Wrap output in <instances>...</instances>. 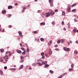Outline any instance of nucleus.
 Returning <instances> with one entry per match:
<instances>
[{
    "mask_svg": "<svg viewBox=\"0 0 78 78\" xmlns=\"http://www.w3.org/2000/svg\"><path fill=\"white\" fill-rule=\"evenodd\" d=\"M45 16L46 17H48V16H50V12H48V13H45Z\"/></svg>",
    "mask_w": 78,
    "mask_h": 78,
    "instance_id": "f257e3e1",
    "label": "nucleus"
},
{
    "mask_svg": "<svg viewBox=\"0 0 78 78\" xmlns=\"http://www.w3.org/2000/svg\"><path fill=\"white\" fill-rule=\"evenodd\" d=\"M71 6H69L67 9V11L68 12H70L71 10Z\"/></svg>",
    "mask_w": 78,
    "mask_h": 78,
    "instance_id": "f03ea898",
    "label": "nucleus"
},
{
    "mask_svg": "<svg viewBox=\"0 0 78 78\" xmlns=\"http://www.w3.org/2000/svg\"><path fill=\"white\" fill-rule=\"evenodd\" d=\"M16 51L18 53H22V51H21L19 50L18 49H17Z\"/></svg>",
    "mask_w": 78,
    "mask_h": 78,
    "instance_id": "7ed1b4c3",
    "label": "nucleus"
},
{
    "mask_svg": "<svg viewBox=\"0 0 78 78\" xmlns=\"http://www.w3.org/2000/svg\"><path fill=\"white\" fill-rule=\"evenodd\" d=\"M50 14V15H51V16H53L54 14H55V12H53V11H51V12H49Z\"/></svg>",
    "mask_w": 78,
    "mask_h": 78,
    "instance_id": "20e7f679",
    "label": "nucleus"
},
{
    "mask_svg": "<svg viewBox=\"0 0 78 78\" xmlns=\"http://www.w3.org/2000/svg\"><path fill=\"white\" fill-rule=\"evenodd\" d=\"M40 24L41 26H42V25H45V22H42Z\"/></svg>",
    "mask_w": 78,
    "mask_h": 78,
    "instance_id": "39448f33",
    "label": "nucleus"
},
{
    "mask_svg": "<svg viewBox=\"0 0 78 78\" xmlns=\"http://www.w3.org/2000/svg\"><path fill=\"white\" fill-rule=\"evenodd\" d=\"M23 65H21L19 68V70H20L22 69H23Z\"/></svg>",
    "mask_w": 78,
    "mask_h": 78,
    "instance_id": "423d86ee",
    "label": "nucleus"
},
{
    "mask_svg": "<svg viewBox=\"0 0 78 78\" xmlns=\"http://www.w3.org/2000/svg\"><path fill=\"white\" fill-rule=\"evenodd\" d=\"M8 8L9 9H12V6L11 5H9L8 6Z\"/></svg>",
    "mask_w": 78,
    "mask_h": 78,
    "instance_id": "0eeeda50",
    "label": "nucleus"
},
{
    "mask_svg": "<svg viewBox=\"0 0 78 78\" xmlns=\"http://www.w3.org/2000/svg\"><path fill=\"white\" fill-rule=\"evenodd\" d=\"M0 73L1 75H3V71H2L1 70H0Z\"/></svg>",
    "mask_w": 78,
    "mask_h": 78,
    "instance_id": "6e6552de",
    "label": "nucleus"
},
{
    "mask_svg": "<svg viewBox=\"0 0 78 78\" xmlns=\"http://www.w3.org/2000/svg\"><path fill=\"white\" fill-rule=\"evenodd\" d=\"M51 42H52V41L51 40L48 43L49 45H51Z\"/></svg>",
    "mask_w": 78,
    "mask_h": 78,
    "instance_id": "1a4fd4ad",
    "label": "nucleus"
},
{
    "mask_svg": "<svg viewBox=\"0 0 78 78\" xmlns=\"http://www.w3.org/2000/svg\"><path fill=\"white\" fill-rule=\"evenodd\" d=\"M49 2L50 4H53V1L51 0H49Z\"/></svg>",
    "mask_w": 78,
    "mask_h": 78,
    "instance_id": "9d476101",
    "label": "nucleus"
},
{
    "mask_svg": "<svg viewBox=\"0 0 78 78\" xmlns=\"http://www.w3.org/2000/svg\"><path fill=\"white\" fill-rule=\"evenodd\" d=\"M49 67V65L48 64H45V65L44 68L45 69L46 67Z\"/></svg>",
    "mask_w": 78,
    "mask_h": 78,
    "instance_id": "9b49d317",
    "label": "nucleus"
},
{
    "mask_svg": "<svg viewBox=\"0 0 78 78\" xmlns=\"http://www.w3.org/2000/svg\"><path fill=\"white\" fill-rule=\"evenodd\" d=\"M52 54V51L51 50H50L49 52V55H51Z\"/></svg>",
    "mask_w": 78,
    "mask_h": 78,
    "instance_id": "f8f14e48",
    "label": "nucleus"
},
{
    "mask_svg": "<svg viewBox=\"0 0 78 78\" xmlns=\"http://www.w3.org/2000/svg\"><path fill=\"white\" fill-rule=\"evenodd\" d=\"M20 58H21V60H23L24 58V57H23L22 56V55H21L20 56Z\"/></svg>",
    "mask_w": 78,
    "mask_h": 78,
    "instance_id": "ddd939ff",
    "label": "nucleus"
},
{
    "mask_svg": "<svg viewBox=\"0 0 78 78\" xmlns=\"http://www.w3.org/2000/svg\"><path fill=\"white\" fill-rule=\"evenodd\" d=\"M0 51L1 53H3V51H4V50H3L2 48L0 49Z\"/></svg>",
    "mask_w": 78,
    "mask_h": 78,
    "instance_id": "4468645a",
    "label": "nucleus"
},
{
    "mask_svg": "<svg viewBox=\"0 0 78 78\" xmlns=\"http://www.w3.org/2000/svg\"><path fill=\"white\" fill-rule=\"evenodd\" d=\"M52 23V25H53V26L54 25H55V22H54V21H52L51 23Z\"/></svg>",
    "mask_w": 78,
    "mask_h": 78,
    "instance_id": "2eb2a0df",
    "label": "nucleus"
},
{
    "mask_svg": "<svg viewBox=\"0 0 78 78\" xmlns=\"http://www.w3.org/2000/svg\"><path fill=\"white\" fill-rule=\"evenodd\" d=\"M2 14H5L6 12L5 11V10H3L2 12Z\"/></svg>",
    "mask_w": 78,
    "mask_h": 78,
    "instance_id": "dca6fc26",
    "label": "nucleus"
},
{
    "mask_svg": "<svg viewBox=\"0 0 78 78\" xmlns=\"http://www.w3.org/2000/svg\"><path fill=\"white\" fill-rule=\"evenodd\" d=\"M18 33H19V35H22V33L20 31H19V32H18Z\"/></svg>",
    "mask_w": 78,
    "mask_h": 78,
    "instance_id": "f3484780",
    "label": "nucleus"
},
{
    "mask_svg": "<svg viewBox=\"0 0 78 78\" xmlns=\"http://www.w3.org/2000/svg\"><path fill=\"white\" fill-rule=\"evenodd\" d=\"M26 53V51H24L22 53V55H25Z\"/></svg>",
    "mask_w": 78,
    "mask_h": 78,
    "instance_id": "a211bd4d",
    "label": "nucleus"
},
{
    "mask_svg": "<svg viewBox=\"0 0 78 78\" xmlns=\"http://www.w3.org/2000/svg\"><path fill=\"white\" fill-rule=\"evenodd\" d=\"M49 72H50V73H51V74H53V71H52V70H50L49 71Z\"/></svg>",
    "mask_w": 78,
    "mask_h": 78,
    "instance_id": "6ab92c4d",
    "label": "nucleus"
},
{
    "mask_svg": "<svg viewBox=\"0 0 78 78\" xmlns=\"http://www.w3.org/2000/svg\"><path fill=\"white\" fill-rule=\"evenodd\" d=\"M73 70V68H70L69 69V71H70V72H71V71H72V70Z\"/></svg>",
    "mask_w": 78,
    "mask_h": 78,
    "instance_id": "aec40b11",
    "label": "nucleus"
},
{
    "mask_svg": "<svg viewBox=\"0 0 78 78\" xmlns=\"http://www.w3.org/2000/svg\"><path fill=\"white\" fill-rule=\"evenodd\" d=\"M61 43V40H59L57 41V43L58 44H60Z\"/></svg>",
    "mask_w": 78,
    "mask_h": 78,
    "instance_id": "412c9836",
    "label": "nucleus"
},
{
    "mask_svg": "<svg viewBox=\"0 0 78 78\" xmlns=\"http://www.w3.org/2000/svg\"><path fill=\"white\" fill-rule=\"evenodd\" d=\"M65 41H64V39H61V42L62 43H64V42Z\"/></svg>",
    "mask_w": 78,
    "mask_h": 78,
    "instance_id": "4be33fe9",
    "label": "nucleus"
},
{
    "mask_svg": "<svg viewBox=\"0 0 78 78\" xmlns=\"http://www.w3.org/2000/svg\"><path fill=\"white\" fill-rule=\"evenodd\" d=\"M32 66H36V63H34L32 64Z\"/></svg>",
    "mask_w": 78,
    "mask_h": 78,
    "instance_id": "5701e85b",
    "label": "nucleus"
},
{
    "mask_svg": "<svg viewBox=\"0 0 78 78\" xmlns=\"http://www.w3.org/2000/svg\"><path fill=\"white\" fill-rule=\"evenodd\" d=\"M62 16H65V12H63L62 13Z\"/></svg>",
    "mask_w": 78,
    "mask_h": 78,
    "instance_id": "b1692460",
    "label": "nucleus"
},
{
    "mask_svg": "<svg viewBox=\"0 0 78 78\" xmlns=\"http://www.w3.org/2000/svg\"><path fill=\"white\" fill-rule=\"evenodd\" d=\"M74 66V64H72L71 65V67L73 69V66Z\"/></svg>",
    "mask_w": 78,
    "mask_h": 78,
    "instance_id": "393cba45",
    "label": "nucleus"
},
{
    "mask_svg": "<svg viewBox=\"0 0 78 78\" xmlns=\"http://www.w3.org/2000/svg\"><path fill=\"white\" fill-rule=\"evenodd\" d=\"M9 57V56H8L7 55H5V57H6V58H5V59H8V57Z\"/></svg>",
    "mask_w": 78,
    "mask_h": 78,
    "instance_id": "a878e982",
    "label": "nucleus"
},
{
    "mask_svg": "<svg viewBox=\"0 0 78 78\" xmlns=\"http://www.w3.org/2000/svg\"><path fill=\"white\" fill-rule=\"evenodd\" d=\"M76 29H74L73 30V32L74 33H76Z\"/></svg>",
    "mask_w": 78,
    "mask_h": 78,
    "instance_id": "bb28decb",
    "label": "nucleus"
},
{
    "mask_svg": "<svg viewBox=\"0 0 78 78\" xmlns=\"http://www.w3.org/2000/svg\"><path fill=\"white\" fill-rule=\"evenodd\" d=\"M64 50L65 51H67V48L64 47Z\"/></svg>",
    "mask_w": 78,
    "mask_h": 78,
    "instance_id": "cd10ccee",
    "label": "nucleus"
},
{
    "mask_svg": "<svg viewBox=\"0 0 78 78\" xmlns=\"http://www.w3.org/2000/svg\"><path fill=\"white\" fill-rule=\"evenodd\" d=\"M29 51H30V50L29 49V48H27L26 50L27 52H29Z\"/></svg>",
    "mask_w": 78,
    "mask_h": 78,
    "instance_id": "c85d7f7f",
    "label": "nucleus"
},
{
    "mask_svg": "<svg viewBox=\"0 0 78 78\" xmlns=\"http://www.w3.org/2000/svg\"><path fill=\"white\" fill-rule=\"evenodd\" d=\"M41 56H44V52H42L41 53Z\"/></svg>",
    "mask_w": 78,
    "mask_h": 78,
    "instance_id": "c756f323",
    "label": "nucleus"
},
{
    "mask_svg": "<svg viewBox=\"0 0 78 78\" xmlns=\"http://www.w3.org/2000/svg\"><path fill=\"white\" fill-rule=\"evenodd\" d=\"M12 70H13L14 71L15 70H16V68H12Z\"/></svg>",
    "mask_w": 78,
    "mask_h": 78,
    "instance_id": "7c9ffc66",
    "label": "nucleus"
},
{
    "mask_svg": "<svg viewBox=\"0 0 78 78\" xmlns=\"http://www.w3.org/2000/svg\"><path fill=\"white\" fill-rule=\"evenodd\" d=\"M41 41H44V38H41L40 39Z\"/></svg>",
    "mask_w": 78,
    "mask_h": 78,
    "instance_id": "2f4dec72",
    "label": "nucleus"
},
{
    "mask_svg": "<svg viewBox=\"0 0 78 78\" xmlns=\"http://www.w3.org/2000/svg\"><path fill=\"white\" fill-rule=\"evenodd\" d=\"M70 50L69 48H66V51H68Z\"/></svg>",
    "mask_w": 78,
    "mask_h": 78,
    "instance_id": "473e14b6",
    "label": "nucleus"
},
{
    "mask_svg": "<svg viewBox=\"0 0 78 78\" xmlns=\"http://www.w3.org/2000/svg\"><path fill=\"white\" fill-rule=\"evenodd\" d=\"M74 22H77V20H76V18H75L74 19Z\"/></svg>",
    "mask_w": 78,
    "mask_h": 78,
    "instance_id": "72a5a7b5",
    "label": "nucleus"
},
{
    "mask_svg": "<svg viewBox=\"0 0 78 78\" xmlns=\"http://www.w3.org/2000/svg\"><path fill=\"white\" fill-rule=\"evenodd\" d=\"M12 16V15H11L10 14L8 16V17H9H9H11Z\"/></svg>",
    "mask_w": 78,
    "mask_h": 78,
    "instance_id": "f704fd0d",
    "label": "nucleus"
},
{
    "mask_svg": "<svg viewBox=\"0 0 78 78\" xmlns=\"http://www.w3.org/2000/svg\"><path fill=\"white\" fill-rule=\"evenodd\" d=\"M21 49L22 50H23V51H24L25 50V49H24V48H21Z\"/></svg>",
    "mask_w": 78,
    "mask_h": 78,
    "instance_id": "c9c22d12",
    "label": "nucleus"
},
{
    "mask_svg": "<svg viewBox=\"0 0 78 78\" xmlns=\"http://www.w3.org/2000/svg\"><path fill=\"white\" fill-rule=\"evenodd\" d=\"M74 52V53H75L76 54L78 53V52L77 51H75Z\"/></svg>",
    "mask_w": 78,
    "mask_h": 78,
    "instance_id": "e433bc0d",
    "label": "nucleus"
},
{
    "mask_svg": "<svg viewBox=\"0 0 78 78\" xmlns=\"http://www.w3.org/2000/svg\"><path fill=\"white\" fill-rule=\"evenodd\" d=\"M76 11V9H73L72 10V12H74V11Z\"/></svg>",
    "mask_w": 78,
    "mask_h": 78,
    "instance_id": "4c0bfd02",
    "label": "nucleus"
},
{
    "mask_svg": "<svg viewBox=\"0 0 78 78\" xmlns=\"http://www.w3.org/2000/svg\"><path fill=\"white\" fill-rule=\"evenodd\" d=\"M67 73H64L63 74V75L64 76L65 75H67Z\"/></svg>",
    "mask_w": 78,
    "mask_h": 78,
    "instance_id": "58836bf2",
    "label": "nucleus"
},
{
    "mask_svg": "<svg viewBox=\"0 0 78 78\" xmlns=\"http://www.w3.org/2000/svg\"><path fill=\"white\" fill-rule=\"evenodd\" d=\"M68 28H69L70 27V24H68Z\"/></svg>",
    "mask_w": 78,
    "mask_h": 78,
    "instance_id": "ea45409f",
    "label": "nucleus"
},
{
    "mask_svg": "<svg viewBox=\"0 0 78 78\" xmlns=\"http://www.w3.org/2000/svg\"><path fill=\"white\" fill-rule=\"evenodd\" d=\"M42 58L43 59H44L45 58V56H42Z\"/></svg>",
    "mask_w": 78,
    "mask_h": 78,
    "instance_id": "a19ab883",
    "label": "nucleus"
},
{
    "mask_svg": "<svg viewBox=\"0 0 78 78\" xmlns=\"http://www.w3.org/2000/svg\"><path fill=\"white\" fill-rule=\"evenodd\" d=\"M26 9H27V8L25 7H24L23 8V9L24 10H25Z\"/></svg>",
    "mask_w": 78,
    "mask_h": 78,
    "instance_id": "79ce46f5",
    "label": "nucleus"
},
{
    "mask_svg": "<svg viewBox=\"0 0 78 78\" xmlns=\"http://www.w3.org/2000/svg\"><path fill=\"white\" fill-rule=\"evenodd\" d=\"M41 59H42V58H40L38 60H37V61H41Z\"/></svg>",
    "mask_w": 78,
    "mask_h": 78,
    "instance_id": "37998d69",
    "label": "nucleus"
},
{
    "mask_svg": "<svg viewBox=\"0 0 78 78\" xmlns=\"http://www.w3.org/2000/svg\"><path fill=\"white\" fill-rule=\"evenodd\" d=\"M47 64V61H45L44 62V64Z\"/></svg>",
    "mask_w": 78,
    "mask_h": 78,
    "instance_id": "c03bdc74",
    "label": "nucleus"
},
{
    "mask_svg": "<svg viewBox=\"0 0 78 78\" xmlns=\"http://www.w3.org/2000/svg\"><path fill=\"white\" fill-rule=\"evenodd\" d=\"M42 64H45V62H44V61L42 62Z\"/></svg>",
    "mask_w": 78,
    "mask_h": 78,
    "instance_id": "a18cd8bd",
    "label": "nucleus"
},
{
    "mask_svg": "<svg viewBox=\"0 0 78 78\" xmlns=\"http://www.w3.org/2000/svg\"><path fill=\"white\" fill-rule=\"evenodd\" d=\"M4 69H7V66H5L4 67Z\"/></svg>",
    "mask_w": 78,
    "mask_h": 78,
    "instance_id": "49530a36",
    "label": "nucleus"
},
{
    "mask_svg": "<svg viewBox=\"0 0 78 78\" xmlns=\"http://www.w3.org/2000/svg\"><path fill=\"white\" fill-rule=\"evenodd\" d=\"M34 34H37V31H34Z\"/></svg>",
    "mask_w": 78,
    "mask_h": 78,
    "instance_id": "de8ad7c7",
    "label": "nucleus"
},
{
    "mask_svg": "<svg viewBox=\"0 0 78 78\" xmlns=\"http://www.w3.org/2000/svg\"><path fill=\"white\" fill-rule=\"evenodd\" d=\"M58 9H55V12H58Z\"/></svg>",
    "mask_w": 78,
    "mask_h": 78,
    "instance_id": "09e8293b",
    "label": "nucleus"
},
{
    "mask_svg": "<svg viewBox=\"0 0 78 78\" xmlns=\"http://www.w3.org/2000/svg\"><path fill=\"white\" fill-rule=\"evenodd\" d=\"M11 55H12V54H11V53H10L9 54V56H11Z\"/></svg>",
    "mask_w": 78,
    "mask_h": 78,
    "instance_id": "8fccbe9b",
    "label": "nucleus"
},
{
    "mask_svg": "<svg viewBox=\"0 0 78 78\" xmlns=\"http://www.w3.org/2000/svg\"><path fill=\"white\" fill-rule=\"evenodd\" d=\"M54 47H56V48L58 47V45H54Z\"/></svg>",
    "mask_w": 78,
    "mask_h": 78,
    "instance_id": "3c124183",
    "label": "nucleus"
},
{
    "mask_svg": "<svg viewBox=\"0 0 78 78\" xmlns=\"http://www.w3.org/2000/svg\"><path fill=\"white\" fill-rule=\"evenodd\" d=\"M63 76H64V75L63 74V75H61V76H60V77H61V78H62V77H63Z\"/></svg>",
    "mask_w": 78,
    "mask_h": 78,
    "instance_id": "603ef678",
    "label": "nucleus"
},
{
    "mask_svg": "<svg viewBox=\"0 0 78 78\" xmlns=\"http://www.w3.org/2000/svg\"><path fill=\"white\" fill-rule=\"evenodd\" d=\"M53 4H50V6H53Z\"/></svg>",
    "mask_w": 78,
    "mask_h": 78,
    "instance_id": "864d4df0",
    "label": "nucleus"
},
{
    "mask_svg": "<svg viewBox=\"0 0 78 78\" xmlns=\"http://www.w3.org/2000/svg\"><path fill=\"white\" fill-rule=\"evenodd\" d=\"M39 66H42V64L39 63Z\"/></svg>",
    "mask_w": 78,
    "mask_h": 78,
    "instance_id": "5fc2aeb1",
    "label": "nucleus"
},
{
    "mask_svg": "<svg viewBox=\"0 0 78 78\" xmlns=\"http://www.w3.org/2000/svg\"><path fill=\"white\" fill-rule=\"evenodd\" d=\"M45 55L46 57H48V55H47V54H45Z\"/></svg>",
    "mask_w": 78,
    "mask_h": 78,
    "instance_id": "6e6d98bb",
    "label": "nucleus"
},
{
    "mask_svg": "<svg viewBox=\"0 0 78 78\" xmlns=\"http://www.w3.org/2000/svg\"><path fill=\"white\" fill-rule=\"evenodd\" d=\"M24 62L23 60H22L20 61V62Z\"/></svg>",
    "mask_w": 78,
    "mask_h": 78,
    "instance_id": "4d7b16f0",
    "label": "nucleus"
},
{
    "mask_svg": "<svg viewBox=\"0 0 78 78\" xmlns=\"http://www.w3.org/2000/svg\"><path fill=\"white\" fill-rule=\"evenodd\" d=\"M62 25H64V21H62Z\"/></svg>",
    "mask_w": 78,
    "mask_h": 78,
    "instance_id": "13d9d810",
    "label": "nucleus"
},
{
    "mask_svg": "<svg viewBox=\"0 0 78 78\" xmlns=\"http://www.w3.org/2000/svg\"><path fill=\"white\" fill-rule=\"evenodd\" d=\"M17 5H18V4L17 3H16L15 4V6H17Z\"/></svg>",
    "mask_w": 78,
    "mask_h": 78,
    "instance_id": "bf43d9fd",
    "label": "nucleus"
},
{
    "mask_svg": "<svg viewBox=\"0 0 78 78\" xmlns=\"http://www.w3.org/2000/svg\"><path fill=\"white\" fill-rule=\"evenodd\" d=\"M74 6H75L73 5V4L71 5V7L72 8H73V7H74Z\"/></svg>",
    "mask_w": 78,
    "mask_h": 78,
    "instance_id": "052dcab7",
    "label": "nucleus"
},
{
    "mask_svg": "<svg viewBox=\"0 0 78 78\" xmlns=\"http://www.w3.org/2000/svg\"><path fill=\"white\" fill-rule=\"evenodd\" d=\"M41 12V10H38V11H37V12H38V13H39V12Z\"/></svg>",
    "mask_w": 78,
    "mask_h": 78,
    "instance_id": "680f3d73",
    "label": "nucleus"
},
{
    "mask_svg": "<svg viewBox=\"0 0 78 78\" xmlns=\"http://www.w3.org/2000/svg\"><path fill=\"white\" fill-rule=\"evenodd\" d=\"M0 61L1 62H3V59H2Z\"/></svg>",
    "mask_w": 78,
    "mask_h": 78,
    "instance_id": "e2e57ef3",
    "label": "nucleus"
},
{
    "mask_svg": "<svg viewBox=\"0 0 78 78\" xmlns=\"http://www.w3.org/2000/svg\"><path fill=\"white\" fill-rule=\"evenodd\" d=\"M29 70H31V67H29Z\"/></svg>",
    "mask_w": 78,
    "mask_h": 78,
    "instance_id": "0e129e2a",
    "label": "nucleus"
},
{
    "mask_svg": "<svg viewBox=\"0 0 78 78\" xmlns=\"http://www.w3.org/2000/svg\"><path fill=\"white\" fill-rule=\"evenodd\" d=\"M67 43H68L69 45H70V42L69 41H67Z\"/></svg>",
    "mask_w": 78,
    "mask_h": 78,
    "instance_id": "69168bd1",
    "label": "nucleus"
},
{
    "mask_svg": "<svg viewBox=\"0 0 78 78\" xmlns=\"http://www.w3.org/2000/svg\"><path fill=\"white\" fill-rule=\"evenodd\" d=\"M63 30H64V31H66V29L65 27H64L63 28Z\"/></svg>",
    "mask_w": 78,
    "mask_h": 78,
    "instance_id": "338daca9",
    "label": "nucleus"
},
{
    "mask_svg": "<svg viewBox=\"0 0 78 78\" xmlns=\"http://www.w3.org/2000/svg\"><path fill=\"white\" fill-rule=\"evenodd\" d=\"M76 44H78V41H76Z\"/></svg>",
    "mask_w": 78,
    "mask_h": 78,
    "instance_id": "774afa93",
    "label": "nucleus"
}]
</instances>
